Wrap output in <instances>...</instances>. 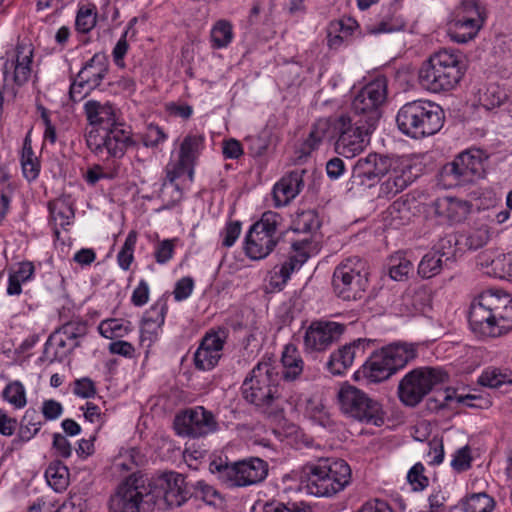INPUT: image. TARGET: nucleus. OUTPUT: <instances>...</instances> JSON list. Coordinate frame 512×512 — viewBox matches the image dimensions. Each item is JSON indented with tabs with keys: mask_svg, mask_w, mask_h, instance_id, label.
I'll list each match as a JSON object with an SVG mask.
<instances>
[{
	"mask_svg": "<svg viewBox=\"0 0 512 512\" xmlns=\"http://www.w3.org/2000/svg\"><path fill=\"white\" fill-rule=\"evenodd\" d=\"M468 321L474 334L496 338L512 329V298L506 293L486 290L470 305Z\"/></svg>",
	"mask_w": 512,
	"mask_h": 512,
	"instance_id": "f257e3e1",
	"label": "nucleus"
},
{
	"mask_svg": "<svg viewBox=\"0 0 512 512\" xmlns=\"http://www.w3.org/2000/svg\"><path fill=\"white\" fill-rule=\"evenodd\" d=\"M466 65L461 52L441 49L422 64L418 77L425 89L438 93L456 87L464 76Z\"/></svg>",
	"mask_w": 512,
	"mask_h": 512,
	"instance_id": "f03ea898",
	"label": "nucleus"
},
{
	"mask_svg": "<svg viewBox=\"0 0 512 512\" xmlns=\"http://www.w3.org/2000/svg\"><path fill=\"white\" fill-rule=\"evenodd\" d=\"M281 375L279 367L271 358L262 360L244 379L241 391L250 404L268 411L279 407Z\"/></svg>",
	"mask_w": 512,
	"mask_h": 512,
	"instance_id": "7ed1b4c3",
	"label": "nucleus"
},
{
	"mask_svg": "<svg viewBox=\"0 0 512 512\" xmlns=\"http://www.w3.org/2000/svg\"><path fill=\"white\" fill-rule=\"evenodd\" d=\"M351 480V469L342 459H320L316 464H306L300 481L306 491L317 497H329L342 491Z\"/></svg>",
	"mask_w": 512,
	"mask_h": 512,
	"instance_id": "20e7f679",
	"label": "nucleus"
},
{
	"mask_svg": "<svg viewBox=\"0 0 512 512\" xmlns=\"http://www.w3.org/2000/svg\"><path fill=\"white\" fill-rule=\"evenodd\" d=\"M444 121L443 109L428 100L407 102L396 115L399 130L413 139H422L436 134L443 127Z\"/></svg>",
	"mask_w": 512,
	"mask_h": 512,
	"instance_id": "39448f33",
	"label": "nucleus"
},
{
	"mask_svg": "<svg viewBox=\"0 0 512 512\" xmlns=\"http://www.w3.org/2000/svg\"><path fill=\"white\" fill-rule=\"evenodd\" d=\"M417 356V344L392 343L374 351L357 373H361L369 382H383L405 368Z\"/></svg>",
	"mask_w": 512,
	"mask_h": 512,
	"instance_id": "423d86ee",
	"label": "nucleus"
},
{
	"mask_svg": "<svg viewBox=\"0 0 512 512\" xmlns=\"http://www.w3.org/2000/svg\"><path fill=\"white\" fill-rule=\"evenodd\" d=\"M210 471L227 488L247 487L262 482L268 475V464L258 457L235 462L212 461Z\"/></svg>",
	"mask_w": 512,
	"mask_h": 512,
	"instance_id": "0eeeda50",
	"label": "nucleus"
},
{
	"mask_svg": "<svg viewBox=\"0 0 512 512\" xmlns=\"http://www.w3.org/2000/svg\"><path fill=\"white\" fill-rule=\"evenodd\" d=\"M142 479L145 480L144 485L148 493L146 503H151L153 507H179L190 497L191 487L177 472H164L152 478L142 474Z\"/></svg>",
	"mask_w": 512,
	"mask_h": 512,
	"instance_id": "6e6552de",
	"label": "nucleus"
},
{
	"mask_svg": "<svg viewBox=\"0 0 512 512\" xmlns=\"http://www.w3.org/2000/svg\"><path fill=\"white\" fill-rule=\"evenodd\" d=\"M448 380L439 367H419L409 371L399 382V400L408 407L417 406L432 390Z\"/></svg>",
	"mask_w": 512,
	"mask_h": 512,
	"instance_id": "1a4fd4ad",
	"label": "nucleus"
},
{
	"mask_svg": "<svg viewBox=\"0 0 512 512\" xmlns=\"http://www.w3.org/2000/svg\"><path fill=\"white\" fill-rule=\"evenodd\" d=\"M368 275V266L364 259L351 256L342 260L332 276L335 295L345 301L361 298L368 285Z\"/></svg>",
	"mask_w": 512,
	"mask_h": 512,
	"instance_id": "9d476101",
	"label": "nucleus"
},
{
	"mask_svg": "<svg viewBox=\"0 0 512 512\" xmlns=\"http://www.w3.org/2000/svg\"><path fill=\"white\" fill-rule=\"evenodd\" d=\"M281 216L273 211H266L255 222L245 237L244 251L252 260L265 259L275 249L280 239L278 230Z\"/></svg>",
	"mask_w": 512,
	"mask_h": 512,
	"instance_id": "9b49d317",
	"label": "nucleus"
},
{
	"mask_svg": "<svg viewBox=\"0 0 512 512\" xmlns=\"http://www.w3.org/2000/svg\"><path fill=\"white\" fill-rule=\"evenodd\" d=\"M338 400L340 410L346 417L374 426L384 423L382 405L357 387L342 386L338 392Z\"/></svg>",
	"mask_w": 512,
	"mask_h": 512,
	"instance_id": "f8f14e48",
	"label": "nucleus"
},
{
	"mask_svg": "<svg viewBox=\"0 0 512 512\" xmlns=\"http://www.w3.org/2000/svg\"><path fill=\"white\" fill-rule=\"evenodd\" d=\"M387 98V81L384 77H378L367 83L354 96L350 111V117L358 119L368 127H377L382 117V106Z\"/></svg>",
	"mask_w": 512,
	"mask_h": 512,
	"instance_id": "ddd939ff",
	"label": "nucleus"
},
{
	"mask_svg": "<svg viewBox=\"0 0 512 512\" xmlns=\"http://www.w3.org/2000/svg\"><path fill=\"white\" fill-rule=\"evenodd\" d=\"M488 156L480 149H468L441 169V177L450 186H463L482 178Z\"/></svg>",
	"mask_w": 512,
	"mask_h": 512,
	"instance_id": "4468645a",
	"label": "nucleus"
},
{
	"mask_svg": "<svg viewBox=\"0 0 512 512\" xmlns=\"http://www.w3.org/2000/svg\"><path fill=\"white\" fill-rule=\"evenodd\" d=\"M337 137L335 150L338 154L352 158L361 153L370 142V135L376 129L368 124L350 117L349 114L335 116Z\"/></svg>",
	"mask_w": 512,
	"mask_h": 512,
	"instance_id": "2eb2a0df",
	"label": "nucleus"
},
{
	"mask_svg": "<svg viewBox=\"0 0 512 512\" xmlns=\"http://www.w3.org/2000/svg\"><path fill=\"white\" fill-rule=\"evenodd\" d=\"M86 144L96 156L108 159L122 158L133 144L131 132L123 124L103 130L91 129L86 134Z\"/></svg>",
	"mask_w": 512,
	"mask_h": 512,
	"instance_id": "dca6fc26",
	"label": "nucleus"
},
{
	"mask_svg": "<svg viewBox=\"0 0 512 512\" xmlns=\"http://www.w3.org/2000/svg\"><path fill=\"white\" fill-rule=\"evenodd\" d=\"M88 333L87 322L73 319L56 329L45 343L43 356L50 362L63 361Z\"/></svg>",
	"mask_w": 512,
	"mask_h": 512,
	"instance_id": "f3484780",
	"label": "nucleus"
},
{
	"mask_svg": "<svg viewBox=\"0 0 512 512\" xmlns=\"http://www.w3.org/2000/svg\"><path fill=\"white\" fill-rule=\"evenodd\" d=\"M145 480L141 473H133L119 486L109 501L110 512H149L151 503H146Z\"/></svg>",
	"mask_w": 512,
	"mask_h": 512,
	"instance_id": "a211bd4d",
	"label": "nucleus"
},
{
	"mask_svg": "<svg viewBox=\"0 0 512 512\" xmlns=\"http://www.w3.org/2000/svg\"><path fill=\"white\" fill-rule=\"evenodd\" d=\"M484 23L481 8L475 0L463 1L449 22L448 34L457 43H467L479 32Z\"/></svg>",
	"mask_w": 512,
	"mask_h": 512,
	"instance_id": "6ab92c4d",
	"label": "nucleus"
},
{
	"mask_svg": "<svg viewBox=\"0 0 512 512\" xmlns=\"http://www.w3.org/2000/svg\"><path fill=\"white\" fill-rule=\"evenodd\" d=\"M174 429L179 436L200 438L216 432L219 425L211 411L196 406L176 415Z\"/></svg>",
	"mask_w": 512,
	"mask_h": 512,
	"instance_id": "aec40b11",
	"label": "nucleus"
},
{
	"mask_svg": "<svg viewBox=\"0 0 512 512\" xmlns=\"http://www.w3.org/2000/svg\"><path fill=\"white\" fill-rule=\"evenodd\" d=\"M346 331V325L329 320H315L306 328L303 336L307 353H322L338 342Z\"/></svg>",
	"mask_w": 512,
	"mask_h": 512,
	"instance_id": "412c9836",
	"label": "nucleus"
},
{
	"mask_svg": "<svg viewBox=\"0 0 512 512\" xmlns=\"http://www.w3.org/2000/svg\"><path fill=\"white\" fill-rule=\"evenodd\" d=\"M33 47L30 43L18 42L16 47L6 52L2 75L5 84L18 86L26 83L31 74Z\"/></svg>",
	"mask_w": 512,
	"mask_h": 512,
	"instance_id": "4be33fe9",
	"label": "nucleus"
},
{
	"mask_svg": "<svg viewBox=\"0 0 512 512\" xmlns=\"http://www.w3.org/2000/svg\"><path fill=\"white\" fill-rule=\"evenodd\" d=\"M392 166V159L376 153L359 158L352 169V182L357 185L372 186L385 176Z\"/></svg>",
	"mask_w": 512,
	"mask_h": 512,
	"instance_id": "5701e85b",
	"label": "nucleus"
},
{
	"mask_svg": "<svg viewBox=\"0 0 512 512\" xmlns=\"http://www.w3.org/2000/svg\"><path fill=\"white\" fill-rule=\"evenodd\" d=\"M311 240L305 238L303 240L294 241L291 244L287 259L280 266L279 270H274L270 284L275 288H283L290 279L293 272L299 270L309 258V248Z\"/></svg>",
	"mask_w": 512,
	"mask_h": 512,
	"instance_id": "b1692460",
	"label": "nucleus"
},
{
	"mask_svg": "<svg viewBox=\"0 0 512 512\" xmlns=\"http://www.w3.org/2000/svg\"><path fill=\"white\" fill-rule=\"evenodd\" d=\"M370 344L371 340L358 338L339 347L330 354L327 369L334 375L345 373L353 365L355 359L362 358L365 355Z\"/></svg>",
	"mask_w": 512,
	"mask_h": 512,
	"instance_id": "393cba45",
	"label": "nucleus"
},
{
	"mask_svg": "<svg viewBox=\"0 0 512 512\" xmlns=\"http://www.w3.org/2000/svg\"><path fill=\"white\" fill-rule=\"evenodd\" d=\"M224 343L220 333H207L194 354L196 368L203 371L213 369L222 356Z\"/></svg>",
	"mask_w": 512,
	"mask_h": 512,
	"instance_id": "a878e982",
	"label": "nucleus"
},
{
	"mask_svg": "<svg viewBox=\"0 0 512 512\" xmlns=\"http://www.w3.org/2000/svg\"><path fill=\"white\" fill-rule=\"evenodd\" d=\"M83 111L88 124L93 126V129L103 131L120 124L117 121L116 107L110 101L89 99L84 103Z\"/></svg>",
	"mask_w": 512,
	"mask_h": 512,
	"instance_id": "bb28decb",
	"label": "nucleus"
},
{
	"mask_svg": "<svg viewBox=\"0 0 512 512\" xmlns=\"http://www.w3.org/2000/svg\"><path fill=\"white\" fill-rule=\"evenodd\" d=\"M387 178L380 185V195L392 198L406 189L415 178L409 164L392 159V166L386 173Z\"/></svg>",
	"mask_w": 512,
	"mask_h": 512,
	"instance_id": "cd10ccee",
	"label": "nucleus"
},
{
	"mask_svg": "<svg viewBox=\"0 0 512 512\" xmlns=\"http://www.w3.org/2000/svg\"><path fill=\"white\" fill-rule=\"evenodd\" d=\"M108 72V57L104 53L98 52L84 63L77 74L81 83L88 85V91H93L101 85Z\"/></svg>",
	"mask_w": 512,
	"mask_h": 512,
	"instance_id": "c85d7f7f",
	"label": "nucleus"
},
{
	"mask_svg": "<svg viewBox=\"0 0 512 512\" xmlns=\"http://www.w3.org/2000/svg\"><path fill=\"white\" fill-rule=\"evenodd\" d=\"M305 170L295 169L283 176L273 188V196L276 206L287 205L294 199L303 189L304 181L303 176Z\"/></svg>",
	"mask_w": 512,
	"mask_h": 512,
	"instance_id": "c756f323",
	"label": "nucleus"
},
{
	"mask_svg": "<svg viewBox=\"0 0 512 512\" xmlns=\"http://www.w3.org/2000/svg\"><path fill=\"white\" fill-rule=\"evenodd\" d=\"M204 141V135L189 133L180 144L178 160L181 166L188 167L190 180H193L194 166L204 148Z\"/></svg>",
	"mask_w": 512,
	"mask_h": 512,
	"instance_id": "7c9ffc66",
	"label": "nucleus"
},
{
	"mask_svg": "<svg viewBox=\"0 0 512 512\" xmlns=\"http://www.w3.org/2000/svg\"><path fill=\"white\" fill-rule=\"evenodd\" d=\"M337 130L335 129V117L321 118L317 120L303 143L304 153H310L317 149L323 141H336Z\"/></svg>",
	"mask_w": 512,
	"mask_h": 512,
	"instance_id": "2f4dec72",
	"label": "nucleus"
},
{
	"mask_svg": "<svg viewBox=\"0 0 512 512\" xmlns=\"http://www.w3.org/2000/svg\"><path fill=\"white\" fill-rule=\"evenodd\" d=\"M42 424L39 412L35 408H28L21 418L18 433L12 440V445L19 448L30 441L40 431Z\"/></svg>",
	"mask_w": 512,
	"mask_h": 512,
	"instance_id": "473e14b6",
	"label": "nucleus"
},
{
	"mask_svg": "<svg viewBox=\"0 0 512 512\" xmlns=\"http://www.w3.org/2000/svg\"><path fill=\"white\" fill-rule=\"evenodd\" d=\"M282 373L281 380L293 381L298 378L304 367V362L297 350L293 345H287L282 353Z\"/></svg>",
	"mask_w": 512,
	"mask_h": 512,
	"instance_id": "72a5a7b5",
	"label": "nucleus"
},
{
	"mask_svg": "<svg viewBox=\"0 0 512 512\" xmlns=\"http://www.w3.org/2000/svg\"><path fill=\"white\" fill-rule=\"evenodd\" d=\"M29 131L24 138L22 153H21V166L24 177L29 181L37 179L40 173V161L32 149V140Z\"/></svg>",
	"mask_w": 512,
	"mask_h": 512,
	"instance_id": "f704fd0d",
	"label": "nucleus"
},
{
	"mask_svg": "<svg viewBox=\"0 0 512 512\" xmlns=\"http://www.w3.org/2000/svg\"><path fill=\"white\" fill-rule=\"evenodd\" d=\"M478 383L490 388L512 385V371L507 368L487 367L480 375Z\"/></svg>",
	"mask_w": 512,
	"mask_h": 512,
	"instance_id": "c9c22d12",
	"label": "nucleus"
},
{
	"mask_svg": "<svg viewBox=\"0 0 512 512\" xmlns=\"http://www.w3.org/2000/svg\"><path fill=\"white\" fill-rule=\"evenodd\" d=\"M98 11L94 4L80 5L75 17V30L81 34L90 33L96 26Z\"/></svg>",
	"mask_w": 512,
	"mask_h": 512,
	"instance_id": "e433bc0d",
	"label": "nucleus"
},
{
	"mask_svg": "<svg viewBox=\"0 0 512 512\" xmlns=\"http://www.w3.org/2000/svg\"><path fill=\"white\" fill-rule=\"evenodd\" d=\"M47 483L56 491L65 490L69 484V470L60 461H54L49 464L45 471Z\"/></svg>",
	"mask_w": 512,
	"mask_h": 512,
	"instance_id": "4c0bfd02",
	"label": "nucleus"
},
{
	"mask_svg": "<svg viewBox=\"0 0 512 512\" xmlns=\"http://www.w3.org/2000/svg\"><path fill=\"white\" fill-rule=\"evenodd\" d=\"M448 264L437 252L429 251L419 262L417 272L420 277L429 279L438 275Z\"/></svg>",
	"mask_w": 512,
	"mask_h": 512,
	"instance_id": "58836bf2",
	"label": "nucleus"
},
{
	"mask_svg": "<svg viewBox=\"0 0 512 512\" xmlns=\"http://www.w3.org/2000/svg\"><path fill=\"white\" fill-rule=\"evenodd\" d=\"M508 99L506 90L498 84H489L479 94V102L486 110H493L503 105Z\"/></svg>",
	"mask_w": 512,
	"mask_h": 512,
	"instance_id": "ea45409f",
	"label": "nucleus"
},
{
	"mask_svg": "<svg viewBox=\"0 0 512 512\" xmlns=\"http://www.w3.org/2000/svg\"><path fill=\"white\" fill-rule=\"evenodd\" d=\"M192 496L214 507H220L224 502L219 491L204 481H197L191 485L190 497Z\"/></svg>",
	"mask_w": 512,
	"mask_h": 512,
	"instance_id": "a19ab883",
	"label": "nucleus"
},
{
	"mask_svg": "<svg viewBox=\"0 0 512 512\" xmlns=\"http://www.w3.org/2000/svg\"><path fill=\"white\" fill-rule=\"evenodd\" d=\"M212 47L221 49L227 47L233 39V27L227 20L217 21L211 30Z\"/></svg>",
	"mask_w": 512,
	"mask_h": 512,
	"instance_id": "79ce46f5",
	"label": "nucleus"
},
{
	"mask_svg": "<svg viewBox=\"0 0 512 512\" xmlns=\"http://www.w3.org/2000/svg\"><path fill=\"white\" fill-rule=\"evenodd\" d=\"M435 205L438 208H446V216L455 222L463 220L469 211L467 202L449 197L436 200Z\"/></svg>",
	"mask_w": 512,
	"mask_h": 512,
	"instance_id": "37998d69",
	"label": "nucleus"
},
{
	"mask_svg": "<svg viewBox=\"0 0 512 512\" xmlns=\"http://www.w3.org/2000/svg\"><path fill=\"white\" fill-rule=\"evenodd\" d=\"M413 263L403 254L397 253L389 261V276L395 281H403L413 271Z\"/></svg>",
	"mask_w": 512,
	"mask_h": 512,
	"instance_id": "c03bdc74",
	"label": "nucleus"
},
{
	"mask_svg": "<svg viewBox=\"0 0 512 512\" xmlns=\"http://www.w3.org/2000/svg\"><path fill=\"white\" fill-rule=\"evenodd\" d=\"M320 222L314 210L297 213L293 220L292 229L298 233H311L319 229Z\"/></svg>",
	"mask_w": 512,
	"mask_h": 512,
	"instance_id": "a18cd8bd",
	"label": "nucleus"
},
{
	"mask_svg": "<svg viewBox=\"0 0 512 512\" xmlns=\"http://www.w3.org/2000/svg\"><path fill=\"white\" fill-rule=\"evenodd\" d=\"M168 307L166 300H157L143 316V324L147 328H160L165 321Z\"/></svg>",
	"mask_w": 512,
	"mask_h": 512,
	"instance_id": "49530a36",
	"label": "nucleus"
},
{
	"mask_svg": "<svg viewBox=\"0 0 512 512\" xmlns=\"http://www.w3.org/2000/svg\"><path fill=\"white\" fill-rule=\"evenodd\" d=\"M2 397L16 409L25 407L27 403L25 387L18 380L12 381L6 385L2 391Z\"/></svg>",
	"mask_w": 512,
	"mask_h": 512,
	"instance_id": "de8ad7c7",
	"label": "nucleus"
},
{
	"mask_svg": "<svg viewBox=\"0 0 512 512\" xmlns=\"http://www.w3.org/2000/svg\"><path fill=\"white\" fill-rule=\"evenodd\" d=\"M495 502L486 493H475L466 498L463 503L465 512H492Z\"/></svg>",
	"mask_w": 512,
	"mask_h": 512,
	"instance_id": "09e8293b",
	"label": "nucleus"
},
{
	"mask_svg": "<svg viewBox=\"0 0 512 512\" xmlns=\"http://www.w3.org/2000/svg\"><path fill=\"white\" fill-rule=\"evenodd\" d=\"M136 242H137V232L134 230H131L128 233V235L125 239V242L117 255L118 264L125 271L129 270L131 263L133 262V259H134L133 253H134V249L136 246Z\"/></svg>",
	"mask_w": 512,
	"mask_h": 512,
	"instance_id": "8fccbe9b",
	"label": "nucleus"
},
{
	"mask_svg": "<svg viewBox=\"0 0 512 512\" xmlns=\"http://www.w3.org/2000/svg\"><path fill=\"white\" fill-rule=\"evenodd\" d=\"M98 330L107 339L123 337L129 331L128 326L124 325L119 319L103 320L99 324Z\"/></svg>",
	"mask_w": 512,
	"mask_h": 512,
	"instance_id": "3c124183",
	"label": "nucleus"
},
{
	"mask_svg": "<svg viewBox=\"0 0 512 512\" xmlns=\"http://www.w3.org/2000/svg\"><path fill=\"white\" fill-rule=\"evenodd\" d=\"M13 188L9 182V175L0 170V222L4 219L11 200Z\"/></svg>",
	"mask_w": 512,
	"mask_h": 512,
	"instance_id": "603ef678",
	"label": "nucleus"
},
{
	"mask_svg": "<svg viewBox=\"0 0 512 512\" xmlns=\"http://www.w3.org/2000/svg\"><path fill=\"white\" fill-rule=\"evenodd\" d=\"M490 265L497 277L512 280V252L497 256Z\"/></svg>",
	"mask_w": 512,
	"mask_h": 512,
	"instance_id": "864d4df0",
	"label": "nucleus"
},
{
	"mask_svg": "<svg viewBox=\"0 0 512 512\" xmlns=\"http://www.w3.org/2000/svg\"><path fill=\"white\" fill-rule=\"evenodd\" d=\"M455 244V236L446 235L445 237L439 239V241L437 242V244H435L431 252H437L439 255H441V258L445 260L447 263L454 262Z\"/></svg>",
	"mask_w": 512,
	"mask_h": 512,
	"instance_id": "5fc2aeb1",
	"label": "nucleus"
},
{
	"mask_svg": "<svg viewBox=\"0 0 512 512\" xmlns=\"http://www.w3.org/2000/svg\"><path fill=\"white\" fill-rule=\"evenodd\" d=\"M425 468L422 463L418 462L408 471L407 480L413 487L414 491L424 490L428 484L429 479L424 475Z\"/></svg>",
	"mask_w": 512,
	"mask_h": 512,
	"instance_id": "6e6d98bb",
	"label": "nucleus"
},
{
	"mask_svg": "<svg viewBox=\"0 0 512 512\" xmlns=\"http://www.w3.org/2000/svg\"><path fill=\"white\" fill-rule=\"evenodd\" d=\"M164 131L154 124H149L142 135V143L145 147L154 148L166 140Z\"/></svg>",
	"mask_w": 512,
	"mask_h": 512,
	"instance_id": "4d7b16f0",
	"label": "nucleus"
},
{
	"mask_svg": "<svg viewBox=\"0 0 512 512\" xmlns=\"http://www.w3.org/2000/svg\"><path fill=\"white\" fill-rule=\"evenodd\" d=\"M175 249V240L174 239H165L156 245L154 251V257L158 264L167 263L174 254Z\"/></svg>",
	"mask_w": 512,
	"mask_h": 512,
	"instance_id": "13d9d810",
	"label": "nucleus"
},
{
	"mask_svg": "<svg viewBox=\"0 0 512 512\" xmlns=\"http://www.w3.org/2000/svg\"><path fill=\"white\" fill-rule=\"evenodd\" d=\"M443 395V400H435L436 402H439L438 405H435L434 408H444L445 406L448 405V402L453 400L454 398L457 399V401L459 403H463L469 407H478L479 405L478 404H475L473 403L472 401L474 400H478L479 397L475 396V395H471V394H467V395H459L457 396L456 395V392L455 390H446L445 392L442 393Z\"/></svg>",
	"mask_w": 512,
	"mask_h": 512,
	"instance_id": "bf43d9fd",
	"label": "nucleus"
},
{
	"mask_svg": "<svg viewBox=\"0 0 512 512\" xmlns=\"http://www.w3.org/2000/svg\"><path fill=\"white\" fill-rule=\"evenodd\" d=\"M388 213L395 225L405 224L410 219V210L405 202L395 201L388 208Z\"/></svg>",
	"mask_w": 512,
	"mask_h": 512,
	"instance_id": "052dcab7",
	"label": "nucleus"
},
{
	"mask_svg": "<svg viewBox=\"0 0 512 512\" xmlns=\"http://www.w3.org/2000/svg\"><path fill=\"white\" fill-rule=\"evenodd\" d=\"M264 512H311L304 502L277 503L265 506Z\"/></svg>",
	"mask_w": 512,
	"mask_h": 512,
	"instance_id": "680f3d73",
	"label": "nucleus"
},
{
	"mask_svg": "<svg viewBox=\"0 0 512 512\" xmlns=\"http://www.w3.org/2000/svg\"><path fill=\"white\" fill-rule=\"evenodd\" d=\"M73 393L81 398H92L96 394L94 381L88 377H83L74 381Z\"/></svg>",
	"mask_w": 512,
	"mask_h": 512,
	"instance_id": "e2e57ef3",
	"label": "nucleus"
},
{
	"mask_svg": "<svg viewBox=\"0 0 512 512\" xmlns=\"http://www.w3.org/2000/svg\"><path fill=\"white\" fill-rule=\"evenodd\" d=\"M41 413L45 421L58 419L63 413V406L54 399L44 400L41 407Z\"/></svg>",
	"mask_w": 512,
	"mask_h": 512,
	"instance_id": "0e129e2a",
	"label": "nucleus"
},
{
	"mask_svg": "<svg viewBox=\"0 0 512 512\" xmlns=\"http://www.w3.org/2000/svg\"><path fill=\"white\" fill-rule=\"evenodd\" d=\"M194 280L191 277H183L179 279L173 291L174 299L176 301L186 300L193 291Z\"/></svg>",
	"mask_w": 512,
	"mask_h": 512,
	"instance_id": "69168bd1",
	"label": "nucleus"
},
{
	"mask_svg": "<svg viewBox=\"0 0 512 512\" xmlns=\"http://www.w3.org/2000/svg\"><path fill=\"white\" fill-rule=\"evenodd\" d=\"M128 38V32H124L120 39L117 41L112 51L114 63L120 68L125 67L124 57L129 49V45L127 42Z\"/></svg>",
	"mask_w": 512,
	"mask_h": 512,
	"instance_id": "338daca9",
	"label": "nucleus"
},
{
	"mask_svg": "<svg viewBox=\"0 0 512 512\" xmlns=\"http://www.w3.org/2000/svg\"><path fill=\"white\" fill-rule=\"evenodd\" d=\"M471 461L470 449L468 446H465L457 450L451 461V466L457 471H465L470 468Z\"/></svg>",
	"mask_w": 512,
	"mask_h": 512,
	"instance_id": "774afa93",
	"label": "nucleus"
}]
</instances>
